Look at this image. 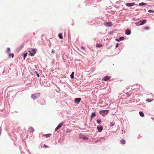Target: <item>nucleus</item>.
I'll use <instances>...</instances> for the list:
<instances>
[{
    "label": "nucleus",
    "instance_id": "a211bd4d",
    "mask_svg": "<svg viewBox=\"0 0 154 154\" xmlns=\"http://www.w3.org/2000/svg\"><path fill=\"white\" fill-rule=\"evenodd\" d=\"M58 37L60 39H62L63 38V35L61 33H60L58 35Z\"/></svg>",
    "mask_w": 154,
    "mask_h": 154
},
{
    "label": "nucleus",
    "instance_id": "f257e3e1",
    "mask_svg": "<svg viewBox=\"0 0 154 154\" xmlns=\"http://www.w3.org/2000/svg\"><path fill=\"white\" fill-rule=\"evenodd\" d=\"M29 52L30 53L29 55L31 56H34L36 53L35 50L34 49H31L29 51Z\"/></svg>",
    "mask_w": 154,
    "mask_h": 154
},
{
    "label": "nucleus",
    "instance_id": "4468645a",
    "mask_svg": "<svg viewBox=\"0 0 154 154\" xmlns=\"http://www.w3.org/2000/svg\"><path fill=\"white\" fill-rule=\"evenodd\" d=\"M103 46V45L102 44H97L96 45V47L97 48H100L102 47Z\"/></svg>",
    "mask_w": 154,
    "mask_h": 154
},
{
    "label": "nucleus",
    "instance_id": "20e7f679",
    "mask_svg": "<svg viewBox=\"0 0 154 154\" xmlns=\"http://www.w3.org/2000/svg\"><path fill=\"white\" fill-rule=\"evenodd\" d=\"M63 124V122H61V123H60L59 124V125L57 126V127L55 129V131H56L58 129L60 128L62 126Z\"/></svg>",
    "mask_w": 154,
    "mask_h": 154
},
{
    "label": "nucleus",
    "instance_id": "ddd939ff",
    "mask_svg": "<svg viewBox=\"0 0 154 154\" xmlns=\"http://www.w3.org/2000/svg\"><path fill=\"white\" fill-rule=\"evenodd\" d=\"M96 116V113L95 112H94L92 113L91 116V120L92 119V118Z\"/></svg>",
    "mask_w": 154,
    "mask_h": 154
},
{
    "label": "nucleus",
    "instance_id": "39448f33",
    "mask_svg": "<svg viewBox=\"0 0 154 154\" xmlns=\"http://www.w3.org/2000/svg\"><path fill=\"white\" fill-rule=\"evenodd\" d=\"M135 3L134 2L133 3H127L125 4V5L128 7H131L133 6L134 5Z\"/></svg>",
    "mask_w": 154,
    "mask_h": 154
},
{
    "label": "nucleus",
    "instance_id": "1a4fd4ad",
    "mask_svg": "<svg viewBox=\"0 0 154 154\" xmlns=\"http://www.w3.org/2000/svg\"><path fill=\"white\" fill-rule=\"evenodd\" d=\"M97 128L99 132H100L102 131L103 128L102 126L101 125L98 126L97 127Z\"/></svg>",
    "mask_w": 154,
    "mask_h": 154
},
{
    "label": "nucleus",
    "instance_id": "7c9ffc66",
    "mask_svg": "<svg viewBox=\"0 0 154 154\" xmlns=\"http://www.w3.org/2000/svg\"><path fill=\"white\" fill-rule=\"evenodd\" d=\"M119 46V44L118 43H117L116 44V48H117Z\"/></svg>",
    "mask_w": 154,
    "mask_h": 154
},
{
    "label": "nucleus",
    "instance_id": "bb28decb",
    "mask_svg": "<svg viewBox=\"0 0 154 154\" xmlns=\"http://www.w3.org/2000/svg\"><path fill=\"white\" fill-rule=\"evenodd\" d=\"M10 48H7V51H6L7 52L9 53L10 52Z\"/></svg>",
    "mask_w": 154,
    "mask_h": 154
},
{
    "label": "nucleus",
    "instance_id": "7ed1b4c3",
    "mask_svg": "<svg viewBox=\"0 0 154 154\" xmlns=\"http://www.w3.org/2000/svg\"><path fill=\"white\" fill-rule=\"evenodd\" d=\"M40 96V94L38 93L33 94L32 96V98L34 100L36 99Z\"/></svg>",
    "mask_w": 154,
    "mask_h": 154
},
{
    "label": "nucleus",
    "instance_id": "2f4dec72",
    "mask_svg": "<svg viewBox=\"0 0 154 154\" xmlns=\"http://www.w3.org/2000/svg\"><path fill=\"white\" fill-rule=\"evenodd\" d=\"M51 53L52 54H54V50H52Z\"/></svg>",
    "mask_w": 154,
    "mask_h": 154
},
{
    "label": "nucleus",
    "instance_id": "0eeeda50",
    "mask_svg": "<svg viewBox=\"0 0 154 154\" xmlns=\"http://www.w3.org/2000/svg\"><path fill=\"white\" fill-rule=\"evenodd\" d=\"M111 78V77L108 76H106L104 77L103 80L104 81H107L110 79Z\"/></svg>",
    "mask_w": 154,
    "mask_h": 154
},
{
    "label": "nucleus",
    "instance_id": "72a5a7b5",
    "mask_svg": "<svg viewBox=\"0 0 154 154\" xmlns=\"http://www.w3.org/2000/svg\"><path fill=\"white\" fill-rule=\"evenodd\" d=\"M116 40L117 41H119V39H117Z\"/></svg>",
    "mask_w": 154,
    "mask_h": 154
},
{
    "label": "nucleus",
    "instance_id": "c85d7f7f",
    "mask_svg": "<svg viewBox=\"0 0 154 154\" xmlns=\"http://www.w3.org/2000/svg\"><path fill=\"white\" fill-rule=\"evenodd\" d=\"M148 12L149 13H151V12H152V13H154V11H152V10H149L148 11Z\"/></svg>",
    "mask_w": 154,
    "mask_h": 154
},
{
    "label": "nucleus",
    "instance_id": "2eb2a0df",
    "mask_svg": "<svg viewBox=\"0 0 154 154\" xmlns=\"http://www.w3.org/2000/svg\"><path fill=\"white\" fill-rule=\"evenodd\" d=\"M154 100L152 98L150 100V99L149 98H147L146 99V101L148 102H151Z\"/></svg>",
    "mask_w": 154,
    "mask_h": 154
},
{
    "label": "nucleus",
    "instance_id": "4be33fe9",
    "mask_svg": "<svg viewBox=\"0 0 154 154\" xmlns=\"http://www.w3.org/2000/svg\"><path fill=\"white\" fill-rule=\"evenodd\" d=\"M121 143L122 144H125V141L124 140H122L120 141Z\"/></svg>",
    "mask_w": 154,
    "mask_h": 154
},
{
    "label": "nucleus",
    "instance_id": "b1692460",
    "mask_svg": "<svg viewBox=\"0 0 154 154\" xmlns=\"http://www.w3.org/2000/svg\"><path fill=\"white\" fill-rule=\"evenodd\" d=\"M110 126H114L115 125V123L114 122H111L110 123Z\"/></svg>",
    "mask_w": 154,
    "mask_h": 154
},
{
    "label": "nucleus",
    "instance_id": "6e6552de",
    "mask_svg": "<svg viewBox=\"0 0 154 154\" xmlns=\"http://www.w3.org/2000/svg\"><path fill=\"white\" fill-rule=\"evenodd\" d=\"M104 25L107 26H110L112 25L111 22H106L104 23Z\"/></svg>",
    "mask_w": 154,
    "mask_h": 154
},
{
    "label": "nucleus",
    "instance_id": "f3484780",
    "mask_svg": "<svg viewBox=\"0 0 154 154\" xmlns=\"http://www.w3.org/2000/svg\"><path fill=\"white\" fill-rule=\"evenodd\" d=\"M139 113L140 115L141 116V117L144 116V115L143 113L142 112L140 111L139 112Z\"/></svg>",
    "mask_w": 154,
    "mask_h": 154
},
{
    "label": "nucleus",
    "instance_id": "aec40b11",
    "mask_svg": "<svg viewBox=\"0 0 154 154\" xmlns=\"http://www.w3.org/2000/svg\"><path fill=\"white\" fill-rule=\"evenodd\" d=\"M9 57L10 58L11 57H12V58H13L14 56V54H9Z\"/></svg>",
    "mask_w": 154,
    "mask_h": 154
},
{
    "label": "nucleus",
    "instance_id": "dca6fc26",
    "mask_svg": "<svg viewBox=\"0 0 154 154\" xmlns=\"http://www.w3.org/2000/svg\"><path fill=\"white\" fill-rule=\"evenodd\" d=\"M146 5V3H143V2L140 3L139 4V5L140 6H141L143 5Z\"/></svg>",
    "mask_w": 154,
    "mask_h": 154
},
{
    "label": "nucleus",
    "instance_id": "412c9836",
    "mask_svg": "<svg viewBox=\"0 0 154 154\" xmlns=\"http://www.w3.org/2000/svg\"><path fill=\"white\" fill-rule=\"evenodd\" d=\"M74 72H72V73L71 75H70L71 78L72 79H73L74 77Z\"/></svg>",
    "mask_w": 154,
    "mask_h": 154
},
{
    "label": "nucleus",
    "instance_id": "a878e982",
    "mask_svg": "<svg viewBox=\"0 0 154 154\" xmlns=\"http://www.w3.org/2000/svg\"><path fill=\"white\" fill-rule=\"evenodd\" d=\"M27 56V53H25L24 54V56H23L24 60H25V58Z\"/></svg>",
    "mask_w": 154,
    "mask_h": 154
},
{
    "label": "nucleus",
    "instance_id": "393cba45",
    "mask_svg": "<svg viewBox=\"0 0 154 154\" xmlns=\"http://www.w3.org/2000/svg\"><path fill=\"white\" fill-rule=\"evenodd\" d=\"M144 29L146 30H148L149 29V27L148 26H145L143 27Z\"/></svg>",
    "mask_w": 154,
    "mask_h": 154
},
{
    "label": "nucleus",
    "instance_id": "cd10ccee",
    "mask_svg": "<svg viewBox=\"0 0 154 154\" xmlns=\"http://www.w3.org/2000/svg\"><path fill=\"white\" fill-rule=\"evenodd\" d=\"M97 122L98 124H100L101 122V120H98L97 121Z\"/></svg>",
    "mask_w": 154,
    "mask_h": 154
},
{
    "label": "nucleus",
    "instance_id": "9b49d317",
    "mask_svg": "<svg viewBox=\"0 0 154 154\" xmlns=\"http://www.w3.org/2000/svg\"><path fill=\"white\" fill-rule=\"evenodd\" d=\"M34 131V128L32 127H30L28 129V131L32 133Z\"/></svg>",
    "mask_w": 154,
    "mask_h": 154
},
{
    "label": "nucleus",
    "instance_id": "473e14b6",
    "mask_svg": "<svg viewBox=\"0 0 154 154\" xmlns=\"http://www.w3.org/2000/svg\"><path fill=\"white\" fill-rule=\"evenodd\" d=\"M37 75L38 77H39V75L38 74H37Z\"/></svg>",
    "mask_w": 154,
    "mask_h": 154
},
{
    "label": "nucleus",
    "instance_id": "5701e85b",
    "mask_svg": "<svg viewBox=\"0 0 154 154\" xmlns=\"http://www.w3.org/2000/svg\"><path fill=\"white\" fill-rule=\"evenodd\" d=\"M125 39V38L124 37H120L119 38V41H121V40H124V39Z\"/></svg>",
    "mask_w": 154,
    "mask_h": 154
},
{
    "label": "nucleus",
    "instance_id": "f704fd0d",
    "mask_svg": "<svg viewBox=\"0 0 154 154\" xmlns=\"http://www.w3.org/2000/svg\"><path fill=\"white\" fill-rule=\"evenodd\" d=\"M81 48H82L83 49L84 48L83 47H82Z\"/></svg>",
    "mask_w": 154,
    "mask_h": 154
},
{
    "label": "nucleus",
    "instance_id": "9d476101",
    "mask_svg": "<svg viewBox=\"0 0 154 154\" xmlns=\"http://www.w3.org/2000/svg\"><path fill=\"white\" fill-rule=\"evenodd\" d=\"M140 22V23L139 24L140 25H141L145 23L146 22V20H140L139 21Z\"/></svg>",
    "mask_w": 154,
    "mask_h": 154
},
{
    "label": "nucleus",
    "instance_id": "423d86ee",
    "mask_svg": "<svg viewBox=\"0 0 154 154\" xmlns=\"http://www.w3.org/2000/svg\"><path fill=\"white\" fill-rule=\"evenodd\" d=\"M81 100V98H76L75 99L74 102L76 104H79Z\"/></svg>",
    "mask_w": 154,
    "mask_h": 154
},
{
    "label": "nucleus",
    "instance_id": "c756f323",
    "mask_svg": "<svg viewBox=\"0 0 154 154\" xmlns=\"http://www.w3.org/2000/svg\"><path fill=\"white\" fill-rule=\"evenodd\" d=\"M43 147L44 148H45L48 147L47 146V145H45V144L43 145Z\"/></svg>",
    "mask_w": 154,
    "mask_h": 154
},
{
    "label": "nucleus",
    "instance_id": "f8f14e48",
    "mask_svg": "<svg viewBox=\"0 0 154 154\" xmlns=\"http://www.w3.org/2000/svg\"><path fill=\"white\" fill-rule=\"evenodd\" d=\"M131 31L129 29H127L125 31V33L127 35H129L131 34Z\"/></svg>",
    "mask_w": 154,
    "mask_h": 154
},
{
    "label": "nucleus",
    "instance_id": "6ab92c4d",
    "mask_svg": "<svg viewBox=\"0 0 154 154\" xmlns=\"http://www.w3.org/2000/svg\"><path fill=\"white\" fill-rule=\"evenodd\" d=\"M51 135V134H46L44 135H43V136H45L46 137H49Z\"/></svg>",
    "mask_w": 154,
    "mask_h": 154
},
{
    "label": "nucleus",
    "instance_id": "f03ea898",
    "mask_svg": "<svg viewBox=\"0 0 154 154\" xmlns=\"http://www.w3.org/2000/svg\"><path fill=\"white\" fill-rule=\"evenodd\" d=\"M108 110H101L99 111L100 114L103 116L104 117L105 116L106 114H107Z\"/></svg>",
    "mask_w": 154,
    "mask_h": 154
}]
</instances>
